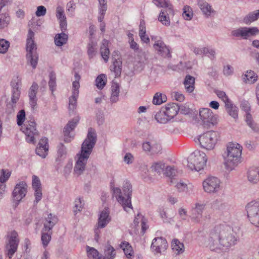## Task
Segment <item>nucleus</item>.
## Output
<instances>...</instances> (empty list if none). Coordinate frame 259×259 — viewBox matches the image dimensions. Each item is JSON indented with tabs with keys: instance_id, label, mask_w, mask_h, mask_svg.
<instances>
[{
	"instance_id": "16",
	"label": "nucleus",
	"mask_w": 259,
	"mask_h": 259,
	"mask_svg": "<svg viewBox=\"0 0 259 259\" xmlns=\"http://www.w3.org/2000/svg\"><path fill=\"white\" fill-rule=\"evenodd\" d=\"M27 191V185L26 183L22 181L17 184L15 186L12 196L16 205H18L20 201L25 196Z\"/></svg>"
},
{
	"instance_id": "58",
	"label": "nucleus",
	"mask_w": 259,
	"mask_h": 259,
	"mask_svg": "<svg viewBox=\"0 0 259 259\" xmlns=\"http://www.w3.org/2000/svg\"><path fill=\"white\" fill-rule=\"evenodd\" d=\"M10 46V43L8 41L4 39H0V53H6Z\"/></svg>"
},
{
	"instance_id": "26",
	"label": "nucleus",
	"mask_w": 259,
	"mask_h": 259,
	"mask_svg": "<svg viewBox=\"0 0 259 259\" xmlns=\"http://www.w3.org/2000/svg\"><path fill=\"white\" fill-rule=\"evenodd\" d=\"M57 222L58 219L56 216L53 215L52 213L49 214L44 224L42 230L44 231L50 232L57 224Z\"/></svg>"
},
{
	"instance_id": "5",
	"label": "nucleus",
	"mask_w": 259,
	"mask_h": 259,
	"mask_svg": "<svg viewBox=\"0 0 259 259\" xmlns=\"http://www.w3.org/2000/svg\"><path fill=\"white\" fill-rule=\"evenodd\" d=\"M34 33L32 30L29 29L26 40V58L27 62L29 63L33 69L36 67L38 56L36 52V46L34 40Z\"/></svg>"
},
{
	"instance_id": "35",
	"label": "nucleus",
	"mask_w": 259,
	"mask_h": 259,
	"mask_svg": "<svg viewBox=\"0 0 259 259\" xmlns=\"http://www.w3.org/2000/svg\"><path fill=\"white\" fill-rule=\"evenodd\" d=\"M87 255L90 259H105L102 255H99L98 251L94 247L87 246Z\"/></svg>"
},
{
	"instance_id": "55",
	"label": "nucleus",
	"mask_w": 259,
	"mask_h": 259,
	"mask_svg": "<svg viewBox=\"0 0 259 259\" xmlns=\"http://www.w3.org/2000/svg\"><path fill=\"white\" fill-rule=\"evenodd\" d=\"M56 16L57 19L60 21L66 19V16L64 13V9L62 7L58 6L56 8Z\"/></svg>"
},
{
	"instance_id": "28",
	"label": "nucleus",
	"mask_w": 259,
	"mask_h": 259,
	"mask_svg": "<svg viewBox=\"0 0 259 259\" xmlns=\"http://www.w3.org/2000/svg\"><path fill=\"white\" fill-rule=\"evenodd\" d=\"M119 85L116 82H113L111 86V94L110 102L112 103H116L118 101L119 95Z\"/></svg>"
},
{
	"instance_id": "60",
	"label": "nucleus",
	"mask_w": 259,
	"mask_h": 259,
	"mask_svg": "<svg viewBox=\"0 0 259 259\" xmlns=\"http://www.w3.org/2000/svg\"><path fill=\"white\" fill-rule=\"evenodd\" d=\"M58 155L59 157H62L66 155L67 153L66 148L65 146L62 144L60 143L58 146Z\"/></svg>"
},
{
	"instance_id": "19",
	"label": "nucleus",
	"mask_w": 259,
	"mask_h": 259,
	"mask_svg": "<svg viewBox=\"0 0 259 259\" xmlns=\"http://www.w3.org/2000/svg\"><path fill=\"white\" fill-rule=\"evenodd\" d=\"M199 116L204 126L213 125L215 121L212 111L207 108H203L199 110Z\"/></svg>"
},
{
	"instance_id": "12",
	"label": "nucleus",
	"mask_w": 259,
	"mask_h": 259,
	"mask_svg": "<svg viewBox=\"0 0 259 259\" xmlns=\"http://www.w3.org/2000/svg\"><path fill=\"white\" fill-rule=\"evenodd\" d=\"M18 234L15 231L11 232L8 236V242L6 245V251L7 256L11 258L14 254L16 252L19 244Z\"/></svg>"
},
{
	"instance_id": "17",
	"label": "nucleus",
	"mask_w": 259,
	"mask_h": 259,
	"mask_svg": "<svg viewBox=\"0 0 259 259\" xmlns=\"http://www.w3.org/2000/svg\"><path fill=\"white\" fill-rule=\"evenodd\" d=\"M168 247L166 239L163 237H156L153 239L151 246L152 252L155 254H161Z\"/></svg>"
},
{
	"instance_id": "23",
	"label": "nucleus",
	"mask_w": 259,
	"mask_h": 259,
	"mask_svg": "<svg viewBox=\"0 0 259 259\" xmlns=\"http://www.w3.org/2000/svg\"><path fill=\"white\" fill-rule=\"evenodd\" d=\"M204 208V204L196 203L195 206L192 209L191 219L196 222H199L202 218Z\"/></svg>"
},
{
	"instance_id": "42",
	"label": "nucleus",
	"mask_w": 259,
	"mask_h": 259,
	"mask_svg": "<svg viewBox=\"0 0 259 259\" xmlns=\"http://www.w3.org/2000/svg\"><path fill=\"white\" fill-rule=\"evenodd\" d=\"M97 53V43L90 41L88 45V55L90 59L93 58Z\"/></svg>"
},
{
	"instance_id": "2",
	"label": "nucleus",
	"mask_w": 259,
	"mask_h": 259,
	"mask_svg": "<svg viewBox=\"0 0 259 259\" xmlns=\"http://www.w3.org/2000/svg\"><path fill=\"white\" fill-rule=\"evenodd\" d=\"M97 141V134L95 130L90 128L87 138L81 145V150L77 154L78 158L76 162L74 171L77 175H80L85 169L87 161L91 154Z\"/></svg>"
},
{
	"instance_id": "32",
	"label": "nucleus",
	"mask_w": 259,
	"mask_h": 259,
	"mask_svg": "<svg viewBox=\"0 0 259 259\" xmlns=\"http://www.w3.org/2000/svg\"><path fill=\"white\" fill-rule=\"evenodd\" d=\"M68 38V35L64 32L57 34L54 37L55 44L58 47L62 46L66 44Z\"/></svg>"
},
{
	"instance_id": "49",
	"label": "nucleus",
	"mask_w": 259,
	"mask_h": 259,
	"mask_svg": "<svg viewBox=\"0 0 259 259\" xmlns=\"http://www.w3.org/2000/svg\"><path fill=\"white\" fill-rule=\"evenodd\" d=\"M75 81H74L72 83V94L76 92L77 93V95H79V88L80 87L79 84V80L80 78V75L75 73L74 75Z\"/></svg>"
},
{
	"instance_id": "61",
	"label": "nucleus",
	"mask_w": 259,
	"mask_h": 259,
	"mask_svg": "<svg viewBox=\"0 0 259 259\" xmlns=\"http://www.w3.org/2000/svg\"><path fill=\"white\" fill-rule=\"evenodd\" d=\"M189 7H185L183 9V17L186 20H190L192 18V14L189 10Z\"/></svg>"
},
{
	"instance_id": "50",
	"label": "nucleus",
	"mask_w": 259,
	"mask_h": 259,
	"mask_svg": "<svg viewBox=\"0 0 259 259\" xmlns=\"http://www.w3.org/2000/svg\"><path fill=\"white\" fill-rule=\"evenodd\" d=\"M11 172L9 169H3L0 171V184H4L10 178Z\"/></svg>"
},
{
	"instance_id": "39",
	"label": "nucleus",
	"mask_w": 259,
	"mask_h": 259,
	"mask_svg": "<svg viewBox=\"0 0 259 259\" xmlns=\"http://www.w3.org/2000/svg\"><path fill=\"white\" fill-rule=\"evenodd\" d=\"M155 119L158 122L160 123H166L167 121L170 120L164 109L159 111L156 114Z\"/></svg>"
},
{
	"instance_id": "33",
	"label": "nucleus",
	"mask_w": 259,
	"mask_h": 259,
	"mask_svg": "<svg viewBox=\"0 0 259 259\" xmlns=\"http://www.w3.org/2000/svg\"><path fill=\"white\" fill-rule=\"evenodd\" d=\"M198 5L204 15L210 16L211 12V6L205 0H198Z\"/></svg>"
},
{
	"instance_id": "7",
	"label": "nucleus",
	"mask_w": 259,
	"mask_h": 259,
	"mask_svg": "<svg viewBox=\"0 0 259 259\" xmlns=\"http://www.w3.org/2000/svg\"><path fill=\"white\" fill-rule=\"evenodd\" d=\"M207 158L206 154L200 151H195L188 157V167L193 170L199 171L206 165Z\"/></svg>"
},
{
	"instance_id": "57",
	"label": "nucleus",
	"mask_w": 259,
	"mask_h": 259,
	"mask_svg": "<svg viewBox=\"0 0 259 259\" xmlns=\"http://www.w3.org/2000/svg\"><path fill=\"white\" fill-rule=\"evenodd\" d=\"M83 201L80 198H78L75 199L74 201V207L73 211L75 214H77L78 212H80L83 205Z\"/></svg>"
},
{
	"instance_id": "15",
	"label": "nucleus",
	"mask_w": 259,
	"mask_h": 259,
	"mask_svg": "<svg viewBox=\"0 0 259 259\" xmlns=\"http://www.w3.org/2000/svg\"><path fill=\"white\" fill-rule=\"evenodd\" d=\"M220 180L215 177H209L203 182L205 192L212 193L218 192L220 189Z\"/></svg>"
},
{
	"instance_id": "14",
	"label": "nucleus",
	"mask_w": 259,
	"mask_h": 259,
	"mask_svg": "<svg viewBox=\"0 0 259 259\" xmlns=\"http://www.w3.org/2000/svg\"><path fill=\"white\" fill-rule=\"evenodd\" d=\"M142 148L148 155H154L161 153L162 147L160 143L156 140H149L143 142Z\"/></svg>"
},
{
	"instance_id": "20",
	"label": "nucleus",
	"mask_w": 259,
	"mask_h": 259,
	"mask_svg": "<svg viewBox=\"0 0 259 259\" xmlns=\"http://www.w3.org/2000/svg\"><path fill=\"white\" fill-rule=\"evenodd\" d=\"M32 185L35 191L34 196L35 199L34 203L37 204L41 199L42 194L40 180L38 177L35 175L32 176Z\"/></svg>"
},
{
	"instance_id": "36",
	"label": "nucleus",
	"mask_w": 259,
	"mask_h": 259,
	"mask_svg": "<svg viewBox=\"0 0 259 259\" xmlns=\"http://www.w3.org/2000/svg\"><path fill=\"white\" fill-rule=\"evenodd\" d=\"M257 75L251 70L247 71L243 76L242 80L245 83H254L257 80Z\"/></svg>"
},
{
	"instance_id": "44",
	"label": "nucleus",
	"mask_w": 259,
	"mask_h": 259,
	"mask_svg": "<svg viewBox=\"0 0 259 259\" xmlns=\"http://www.w3.org/2000/svg\"><path fill=\"white\" fill-rule=\"evenodd\" d=\"M105 259H113L116 255V252L114 248L110 245H108L104 251Z\"/></svg>"
},
{
	"instance_id": "10",
	"label": "nucleus",
	"mask_w": 259,
	"mask_h": 259,
	"mask_svg": "<svg viewBox=\"0 0 259 259\" xmlns=\"http://www.w3.org/2000/svg\"><path fill=\"white\" fill-rule=\"evenodd\" d=\"M247 217L251 224L259 227V202L252 201L246 206Z\"/></svg>"
},
{
	"instance_id": "9",
	"label": "nucleus",
	"mask_w": 259,
	"mask_h": 259,
	"mask_svg": "<svg viewBox=\"0 0 259 259\" xmlns=\"http://www.w3.org/2000/svg\"><path fill=\"white\" fill-rule=\"evenodd\" d=\"M36 126V123L34 120L27 121L21 126V131L25 134L26 141L29 143L34 144L35 139L39 136Z\"/></svg>"
},
{
	"instance_id": "29",
	"label": "nucleus",
	"mask_w": 259,
	"mask_h": 259,
	"mask_svg": "<svg viewBox=\"0 0 259 259\" xmlns=\"http://www.w3.org/2000/svg\"><path fill=\"white\" fill-rule=\"evenodd\" d=\"M184 84L188 93H192L194 90L195 78L190 75L186 76Z\"/></svg>"
},
{
	"instance_id": "34",
	"label": "nucleus",
	"mask_w": 259,
	"mask_h": 259,
	"mask_svg": "<svg viewBox=\"0 0 259 259\" xmlns=\"http://www.w3.org/2000/svg\"><path fill=\"white\" fill-rule=\"evenodd\" d=\"M110 70L114 72L116 77L120 76L122 70V62L118 60V59H115L113 64L110 66Z\"/></svg>"
},
{
	"instance_id": "1",
	"label": "nucleus",
	"mask_w": 259,
	"mask_h": 259,
	"mask_svg": "<svg viewBox=\"0 0 259 259\" xmlns=\"http://www.w3.org/2000/svg\"><path fill=\"white\" fill-rule=\"evenodd\" d=\"M239 240L237 234L230 226L220 225L210 232L208 245L211 250L227 251L236 245Z\"/></svg>"
},
{
	"instance_id": "27",
	"label": "nucleus",
	"mask_w": 259,
	"mask_h": 259,
	"mask_svg": "<svg viewBox=\"0 0 259 259\" xmlns=\"http://www.w3.org/2000/svg\"><path fill=\"white\" fill-rule=\"evenodd\" d=\"M19 93L16 91V92H13L11 97V102L7 104V110L9 113H12L14 112L15 108L16 106V103L18 101L20 97Z\"/></svg>"
},
{
	"instance_id": "54",
	"label": "nucleus",
	"mask_w": 259,
	"mask_h": 259,
	"mask_svg": "<svg viewBox=\"0 0 259 259\" xmlns=\"http://www.w3.org/2000/svg\"><path fill=\"white\" fill-rule=\"evenodd\" d=\"M214 93L224 102L225 105L231 101L224 91L216 90L214 91Z\"/></svg>"
},
{
	"instance_id": "43",
	"label": "nucleus",
	"mask_w": 259,
	"mask_h": 259,
	"mask_svg": "<svg viewBox=\"0 0 259 259\" xmlns=\"http://www.w3.org/2000/svg\"><path fill=\"white\" fill-rule=\"evenodd\" d=\"M107 77L104 74L99 75L96 79V84L99 89H102L106 84Z\"/></svg>"
},
{
	"instance_id": "52",
	"label": "nucleus",
	"mask_w": 259,
	"mask_h": 259,
	"mask_svg": "<svg viewBox=\"0 0 259 259\" xmlns=\"http://www.w3.org/2000/svg\"><path fill=\"white\" fill-rule=\"evenodd\" d=\"M177 172L176 169L175 168L174 166H167L165 168V170L164 171V174L168 177L171 178V180L170 183H172L173 181L172 179L174 178L175 176H176V174Z\"/></svg>"
},
{
	"instance_id": "63",
	"label": "nucleus",
	"mask_w": 259,
	"mask_h": 259,
	"mask_svg": "<svg viewBox=\"0 0 259 259\" xmlns=\"http://www.w3.org/2000/svg\"><path fill=\"white\" fill-rule=\"evenodd\" d=\"M46 13V8L43 6H40L37 8V10L35 12V15L37 17H40L45 15Z\"/></svg>"
},
{
	"instance_id": "11",
	"label": "nucleus",
	"mask_w": 259,
	"mask_h": 259,
	"mask_svg": "<svg viewBox=\"0 0 259 259\" xmlns=\"http://www.w3.org/2000/svg\"><path fill=\"white\" fill-rule=\"evenodd\" d=\"M231 35L241 39H247L249 37L259 34V29L256 27H240L232 30Z\"/></svg>"
},
{
	"instance_id": "62",
	"label": "nucleus",
	"mask_w": 259,
	"mask_h": 259,
	"mask_svg": "<svg viewBox=\"0 0 259 259\" xmlns=\"http://www.w3.org/2000/svg\"><path fill=\"white\" fill-rule=\"evenodd\" d=\"M204 54L208 55L209 58L211 60H213L215 58V52L213 49H210L207 48H204Z\"/></svg>"
},
{
	"instance_id": "40",
	"label": "nucleus",
	"mask_w": 259,
	"mask_h": 259,
	"mask_svg": "<svg viewBox=\"0 0 259 259\" xmlns=\"http://www.w3.org/2000/svg\"><path fill=\"white\" fill-rule=\"evenodd\" d=\"M49 89L53 94L54 92L56 90V75L54 71H51L49 73V81L48 82Z\"/></svg>"
},
{
	"instance_id": "45",
	"label": "nucleus",
	"mask_w": 259,
	"mask_h": 259,
	"mask_svg": "<svg viewBox=\"0 0 259 259\" xmlns=\"http://www.w3.org/2000/svg\"><path fill=\"white\" fill-rule=\"evenodd\" d=\"M48 231H44L42 230L41 240L44 247L46 248L51 239V233H49Z\"/></svg>"
},
{
	"instance_id": "24",
	"label": "nucleus",
	"mask_w": 259,
	"mask_h": 259,
	"mask_svg": "<svg viewBox=\"0 0 259 259\" xmlns=\"http://www.w3.org/2000/svg\"><path fill=\"white\" fill-rule=\"evenodd\" d=\"M248 181L252 184L257 183L259 181V168L251 167L249 168L247 172Z\"/></svg>"
},
{
	"instance_id": "41",
	"label": "nucleus",
	"mask_w": 259,
	"mask_h": 259,
	"mask_svg": "<svg viewBox=\"0 0 259 259\" xmlns=\"http://www.w3.org/2000/svg\"><path fill=\"white\" fill-rule=\"evenodd\" d=\"M166 96L164 94L156 93L153 97L152 102L154 105H160L166 102Z\"/></svg>"
},
{
	"instance_id": "47",
	"label": "nucleus",
	"mask_w": 259,
	"mask_h": 259,
	"mask_svg": "<svg viewBox=\"0 0 259 259\" xmlns=\"http://www.w3.org/2000/svg\"><path fill=\"white\" fill-rule=\"evenodd\" d=\"M10 21V17L8 14L0 15V29L7 27Z\"/></svg>"
},
{
	"instance_id": "53",
	"label": "nucleus",
	"mask_w": 259,
	"mask_h": 259,
	"mask_svg": "<svg viewBox=\"0 0 259 259\" xmlns=\"http://www.w3.org/2000/svg\"><path fill=\"white\" fill-rule=\"evenodd\" d=\"M26 119L25 111L24 109L20 110L17 115V123L19 126H22Z\"/></svg>"
},
{
	"instance_id": "21",
	"label": "nucleus",
	"mask_w": 259,
	"mask_h": 259,
	"mask_svg": "<svg viewBox=\"0 0 259 259\" xmlns=\"http://www.w3.org/2000/svg\"><path fill=\"white\" fill-rule=\"evenodd\" d=\"M38 86L37 83L34 82L30 87L28 92L29 104L33 109H34L37 105V98L36 96Z\"/></svg>"
},
{
	"instance_id": "59",
	"label": "nucleus",
	"mask_w": 259,
	"mask_h": 259,
	"mask_svg": "<svg viewBox=\"0 0 259 259\" xmlns=\"http://www.w3.org/2000/svg\"><path fill=\"white\" fill-rule=\"evenodd\" d=\"M37 147L44 148L46 150H49L48 139L46 137L41 138Z\"/></svg>"
},
{
	"instance_id": "13",
	"label": "nucleus",
	"mask_w": 259,
	"mask_h": 259,
	"mask_svg": "<svg viewBox=\"0 0 259 259\" xmlns=\"http://www.w3.org/2000/svg\"><path fill=\"white\" fill-rule=\"evenodd\" d=\"M110 210L109 208L106 207L102 210L99 215L98 221V228L95 230V240H98L99 237V228H104L111 221V217L109 215Z\"/></svg>"
},
{
	"instance_id": "31",
	"label": "nucleus",
	"mask_w": 259,
	"mask_h": 259,
	"mask_svg": "<svg viewBox=\"0 0 259 259\" xmlns=\"http://www.w3.org/2000/svg\"><path fill=\"white\" fill-rule=\"evenodd\" d=\"M259 18V9L249 13L246 15L243 20L246 24H250L251 23L257 20Z\"/></svg>"
},
{
	"instance_id": "46",
	"label": "nucleus",
	"mask_w": 259,
	"mask_h": 259,
	"mask_svg": "<svg viewBox=\"0 0 259 259\" xmlns=\"http://www.w3.org/2000/svg\"><path fill=\"white\" fill-rule=\"evenodd\" d=\"M120 247L123 250L124 254L127 257H130L132 256V248L128 242L126 241L122 242L120 244Z\"/></svg>"
},
{
	"instance_id": "38",
	"label": "nucleus",
	"mask_w": 259,
	"mask_h": 259,
	"mask_svg": "<svg viewBox=\"0 0 259 259\" xmlns=\"http://www.w3.org/2000/svg\"><path fill=\"white\" fill-rule=\"evenodd\" d=\"M171 247L173 251H176L177 254L181 253L184 251V244L176 239L172 241Z\"/></svg>"
},
{
	"instance_id": "37",
	"label": "nucleus",
	"mask_w": 259,
	"mask_h": 259,
	"mask_svg": "<svg viewBox=\"0 0 259 259\" xmlns=\"http://www.w3.org/2000/svg\"><path fill=\"white\" fill-rule=\"evenodd\" d=\"M225 107L228 113L231 116H232L234 119H237L238 118V108L237 107L234 105L232 103L231 101L230 103L227 104L225 105Z\"/></svg>"
},
{
	"instance_id": "22",
	"label": "nucleus",
	"mask_w": 259,
	"mask_h": 259,
	"mask_svg": "<svg viewBox=\"0 0 259 259\" xmlns=\"http://www.w3.org/2000/svg\"><path fill=\"white\" fill-rule=\"evenodd\" d=\"M78 122V119L77 118H73L71 120L69 121L66 125L64 128V141L65 142H69L71 138L70 135V132L73 130L76 126Z\"/></svg>"
},
{
	"instance_id": "64",
	"label": "nucleus",
	"mask_w": 259,
	"mask_h": 259,
	"mask_svg": "<svg viewBox=\"0 0 259 259\" xmlns=\"http://www.w3.org/2000/svg\"><path fill=\"white\" fill-rule=\"evenodd\" d=\"M48 150L42 148L36 147L35 149L36 154L42 158H45L48 154Z\"/></svg>"
},
{
	"instance_id": "3",
	"label": "nucleus",
	"mask_w": 259,
	"mask_h": 259,
	"mask_svg": "<svg viewBox=\"0 0 259 259\" xmlns=\"http://www.w3.org/2000/svg\"><path fill=\"white\" fill-rule=\"evenodd\" d=\"M242 147L238 143H230L223 156L226 168L231 171L241 162Z\"/></svg>"
},
{
	"instance_id": "48",
	"label": "nucleus",
	"mask_w": 259,
	"mask_h": 259,
	"mask_svg": "<svg viewBox=\"0 0 259 259\" xmlns=\"http://www.w3.org/2000/svg\"><path fill=\"white\" fill-rule=\"evenodd\" d=\"M245 121L247 125L254 131H256L258 130V127L256 124L253 122L252 116L250 113V112L246 113L245 115Z\"/></svg>"
},
{
	"instance_id": "56",
	"label": "nucleus",
	"mask_w": 259,
	"mask_h": 259,
	"mask_svg": "<svg viewBox=\"0 0 259 259\" xmlns=\"http://www.w3.org/2000/svg\"><path fill=\"white\" fill-rule=\"evenodd\" d=\"M164 163L162 162H158L154 163L151 166L152 170L155 171L158 174H160L161 171H163L165 168Z\"/></svg>"
},
{
	"instance_id": "6",
	"label": "nucleus",
	"mask_w": 259,
	"mask_h": 259,
	"mask_svg": "<svg viewBox=\"0 0 259 259\" xmlns=\"http://www.w3.org/2000/svg\"><path fill=\"white\" fill-rule=\"evenodd\" d=\"M154 3L161 9L158 17V20L164 25L169 26L170 25L169 15H174L172 5L168 0H153Z\"/></svg>"
},
{
	"instance_id": "8",
	"label": "nucleus",
	"mask_w": 259,
	"mask_h": 259,
	"mask_svg": "<svg viewBox=\"0 0 259 259\" xmlns=\"http://www.w3.org/2000/svg\"><path fill=\"white\" fill-rule=\"evenodd\" d=\"M219 137L218 132L210 131L200 135L198 140L201 147L207 150H211L214 148Z\"/></svg>"
},
{
	"instance_id": "18",
	"label": "nucleus",
	"mask_w": 259,
	"mask_h": 259,
	"mask_svg": "<svg viewBox=\"0 0 259 259\" xmlns=\"http://www.w3.org/2000/svg\"><path fill=\"white\" fill-rule=\"evenodd\" d=\"M153 47L158 55L163 58L171 57L169 47L166 46L161 39L155 41Z\"/></svg>"
},
{
	"instance_id": "30",
	"label": "nucleus",
	"mask_w": 259,
	"mask_h": 259,
	"mask_svg": "<svg viewBox=\"0 0 259 259\" xmlns=\"http://www.w3.org/2000/svg\"><path fill=\"white\" fill-rule=\"evenodd\" d=\"M109 41L107 40L104 39L102 45L100 48V53L102 58L105 62L108 61L110 51L108 48Z\"/></svg>"
},
{
	"instance_id": "4",
	"label": "nucleus",
	"mask_w": 259,
	"mask_h": 259,
	"mask_svg": "<svg viewBox=\"0 0 259 259\" xmlns=\"http://www.w3.org/2000/svg\"><path fill=\"white\" fill-rule=\"evenodd\" d=\"M112 190L117 201L121 204L125 211L128 212V209H133L131 202L132 186L130 182H126L124 184L122 192L117 187H113Z\"/></svg>"
},
{
	"instance_id": "25",
	"label": "nucleus",
	"mask_w": 259,
	"mask_h": 259,
	"mask_svg": "<svg viewBox=\"0 0 259 259\" xmlns=\"http://www.w3.org/2000/svg\"><path fill=\"white\" fill-rule=\"evenodd\" d=\"M179 109V104L176 103H170L166 105L164 110L170 120L177 115Z\"/></svg>"
},
{
	"instance_id": "51",
	"label": "nucleus",
	"mask_w": 259,
	"mask_h": 259,
	"mask_svg": "<svg viewBox=\"0 0 259 259\" xmlns=\"http://www.w3.org/2000/svg\"><path fill=\"white\" fill-rule=\"evenodd\" d=\"M77 93H74L73 94H72V96L69 98V110H72L73 111L76 106L77 104V99L78 97V95H77Z\"/></svg>"
}]
</instances>
